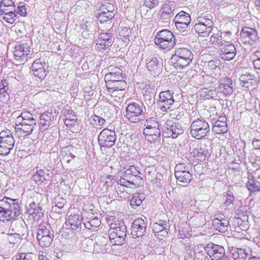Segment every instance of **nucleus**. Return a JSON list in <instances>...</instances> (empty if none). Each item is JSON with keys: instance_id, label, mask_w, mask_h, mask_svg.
I'll return each mask as SVG.
<instances>
[{"instance_id": "33", "label": "nucleus", "mask_w": 260, "mask_h": 260, "mask_svg": "<svg viewBox=\"0 0 260 260\" xmlns=\"http://www.w3.org/2000/svg\"><path fill=\"white\" fill-rule=\"evenodd\" d=\"M231 253L235 260H246L248 258V253L244 249L232 248Z\"/></svg>"}, {"instance_id": "20", "label": "nucleus", "mask_w": 260, "mask_h": 260, "mask_svg": "<svg viewBox=\"0 0 260 260\" xmlns=\"http://www.w3.org/2000/svg\"><path fill=\"white\" fill-rule=\"evenodd\" d=\"M42 208L39 204H36L34 202L30 203L29 205L26 207L25 215H28V217L31 216L32 218L36 220V216L39 218L43 214Z\"/></svg>"}, {"instance_id": "43", "label": "nucleus", "mask_w": 260, "mask_h": 260, "mask_svg": "<svg viewBox=\"0 0 260 260\" xmlns=\"http://www.w3.org/2000/svg\"><path fill=\"white\" fill-rule=\"evenodd\" d=\"M226 123L224 121H216L212 127V131L216 134H223L227 132Z\"/></svg>"}, {"instance_id": "1", "label": "nucleus", "mask_w": 260, "mask_h": 260, "mask_svg": "<svg viewBox=\"0 0 260 260\" xmlns=\"http://www.w3.org/2000/svg\"><path fill=\"white\" fill-rule=\"evenodd\" d=\"M21 213L17 199L4 197L0 200V220L8 221L18 217Z\"/></svg>"}, {"instance_id": "45", "label": "nucleus", "mask_w": 260, "mask_h": 260, "mask_svg": "<svg viewBox=\"0 0 260 260\" xmlns=\"http://www.w3.org/2000/svg\"><path fill=\"white\" fill-rule=\"evenodd\" d=\"M254 78V75L250 73L242 74L239 77V80L243 83V86L248 87L249 84L252 85Z\"/></svg>"}, {"instance_id": "10", "label": "nucleus", "mask_w": 260, "mask_h": 260, "mask_svg": "<svg viewBox=\"0 0 260 260\" xmlns=\"http://www.w3.org/2000/svg\"><path fill=\"white\" fill-rule=\"evenodd\" d=\"M190 167L184 164L180 163L176 165L175 167V176L180 182L189 183L192 177L190 173Z\"/></svg>"}, {"instance_id": "16", "label": "nucleus", "mask_w": 260, "mask_h": 260, "mask_svg": "<svg viewBox=\"0 0 260 260\" xmlns=\"http://www.w3.org/2000/svg\"><path fill=\"white\" fill-rule=\"evenodd\" d=\"M240 38L243 44L252 45L257 40L258 35L255 29L245 27L241 31Z\"/></svg>"}, {"instance_id": "41", "label": "nucleus", "mask_w": 260, "mask_h": 260, "mask_svg": "<svg viewBox=\"0 0 260 260\" xmlns=\"http://www.w3.org/2000/svg\"><path fill=\"white\" fill-rule=\"evenodd\" d=\"M145 199L144 194L143 193H137L134 194L130 201V205L134 209H136L140 206L142 201Z\"/></svg>"}, {"instance_id": "2", "label": "nucleus", "mask_w": 260, "mask_h": 260, "mask_svg": "<svg viewBox=\"0 0 260 260\" xmlns=\"http://www.w3.org/2000/svg\"><path fill=\"white\" fill-rule=\"evenodd\" d=\"M193 58V55L188 49L180 48L176 49L175 53L172 56L171 60L174 67L178 69L187 67Z\"/></svg>"}, {"instance_id": "49", "label": "nucleus", "mask_w": 260, "mask_h": 260, "mask_svg": "<svg viewBox=\"0 0 260 260\" xmlns=\"http://www.w3.org/2000/svg\"><path fill=\"white\" fill-rule=\"evenodd\" d=\"M260 182H255L253 179L249 178L246 184L248 189L250 191H260Z\"/></svg>"}, {"instance_id": "4", "label": "nucleus", "mask_w": 260, "mask_h": 260, "mask_svg": "<svg viewBox=\"0 0 260 260\" xmlns=\"http://www.w3.org/2000/svg\"><path fill=\"white\" fill-rule=\"evenodd\" d=\"M143 134L145 138L151 143H155L160 140L161 131L159 128V124L155 117L147 119L144 123Z\"/></svg>"}, {"instance_id": "18", "label": "nucleus", "mask_w": 260, "mask_h": 260, "mask_svg": "<svg viewBox=\"0 0 260 260\" xmlns=\"http://www.w3.org/2000/svg\"><path fill=\"white\" fill-rule=\"evenodd\" d=\"M15 145V140L13 136H9L6 139L0 140V154L6 156L13 149Z\"/></svg>"}, {"instance_id": "64", "label": "nucleus", "mask_w": 260, "mask_h": 260, "mask_svg": "<svg viewBox=\"0 0 260 260\" xmlns=\"http://www.w3.org/2000/svg\"><path fill=\"white\" fill-rule=\"evenodd\" d=\"M15 6L14 2L12 0H2L0 3L1 8Z\"/></svg>"}, {"instance_id": "56", "label": "nucleus", "mask_w": 260, "mask_h": 260, "mask_svg": "<svg viewBox=\"0 0 260 260\" xmlns=\"http://www.w3.org/2000/svg\"><path fill=\"white\" fill-rule=\"evenodd\" d=\"M15 14H19L21 16H25L26 14L25 4L23 2L19 3L16 8Z\"/></svg>"}, {"instance_id": "34", "label": "nucleus", "mask_w": 260, "mask_h": 260, "mask_svg": "<svg viewBox=\"0 0 260 260\" xmlns=\"http://www.w3.org/2000/svg\"><path fill=\"white\" fill-rule=\"evenodd\" d=\"M48 236L54 237V231L50 225L46 226L40 225L37 232V237H47Z\"/></svg>"}, {"instance_id": "26", "label": "nucleus", "mask_w": 260, "mask_h": 260, "mask_svg": "<svg viewBox=\"0 0 260 260\" xmlns=\"http://www.w3.org/2000/svg\"><path fill=\"white\" fill-rule=\"evenodd\" d=\"M11 231L18 235L23 236L26 232L27 226L25 222L23 220H14L11 225Z\"/></svg>"}, {"instance_id": "63", "label": "nucleus", "mask_w": 260, "mask_h": 260, "mask_svg": "<svg viewBox=\"0 0 260 260\" xmlns=\"http://www.w3.org/2000/svg\"><path fill=\"white\" fill-rule=\"evenodd\" d=\"M252 144L254 149L257 151V153L260 155V139L254 138Z\"/></svg>"}, {"instance_id": "28", "label": "nucleus", "mask_w": 260, "mask_h": 260, "mask_svg": "<svg viewBox=\"0 0 260 260\" xmlns=\"http://www.w3.org/2000/svg\"><path fill=\"white\" fill-rule=\"evenodd\" d=\"M66 224L67 226H70L72 230L80 231L81 229V221L78 214L70 215Z\"/></svg>"}, {"instance_id": "32", "label": "nucleus", "mask_w": 260, "mask_h": 260, "mask_svg": "<svg viewBox=\"0 0 260 260\" xmlns=\"http://www.w3.org/2000/svg\"><path fill=\"white\" fill-rule=\"evenodd\" d=\"M158 4V0L144 1L143 5H141L140 7V11L141 14L146 15L148 12V10L147 9V8L151 10L157 6Z\"/></svg>"}, {"instance_id": "5", "label": "nucleus", "mask_w": 260, "mask_h": 260, "mask_svg": "<svg viewBox=\"0 0 260 260\" xmlns=\"http://www.w3.org/2000/svg\"><path fill=\"white\" fill-rule=\"evenodd\" d=\"M108 233L110 246H120L124 243L126 236V226L123 223L111 224Z\"/></svg>"}, {"instance_id": "59", "label": "nucleus", "mask_w": 260, "mask_h": 260, "mask_svg": "<svg viewBox=\"0 0 260 260\" xmlns=\"http://www.w3.org/2000/svg\"><path fill=\"white\" fill-rule=\"evenodd\" d=\"M224 204L226 207H229L234 201L235 198L231 191H228L225 196Z\"/></svg>"}, {"instance_id": "15", "label": "nucleus", "mask_w": 260, "mask_h": 260, "mask_svg": "<svg viewBox=\"0 0 260 260\" xmlns=\"http://www.w3.org/2000/svg\"><path fill=\"white\" fill-rule=\"evenodd\" d=\"M145 219L142 218H139L135 219L131 228V234L133 237H141L146 233L147 220L145 217Z\"/></svg>"}, {"instance_id": "11", "label": "nucleus", "mask_w": 260, "mask_h": 260, "mask_svg": "<svg viewBox=\"0 0 260 260\" xmlns=\"http://www.w3.org/2000/svg\"><path fill=\"white\" fill-rule=\"evenodd\" d=\"M206 249L207 255L212 260H221L223 258L229 257L226 255L222 246L210 243L207 244Z\"/></svg>"}, {"instance_id": "12", "label": "nucleus", "mask_w": 260, "mask_h": 260, "mask_svg": "<svg viewBox=\"0 0 260 260\" xmlns=\"http://www.w3.org/2000/svg\"><path fill=\"white\" fill-rule=\"evenodd\" d=\"M173 93L174 92L171 90H166L160 92L158 105L162 112H168L173 105L175 102Z\"/></svg>"}, {"instance_id": "58", "label": "nucleus", "mask_w": 260, "mask_h": 260, "mask_svg": "<svg viewBox=\"0 0 260 260\" xmlns=\"http://www.w3.org/2000/svg\"><path fill=\"white\" fill-rule=\"evenodd\" d=\"M219 90L225 95L231 94L233 92V86H229L228 85L221 84L219 86Z\"/></svg>"}, {"instance_id": "46", "label": "nucleus", "mask_w": 260, "mask_h": 260, "mask_svg": "<svg viewBox=\"0 0 260 260\" xmlns=\"http://www.w3.org/2000/svg\"><path fill=\"white\" fill-rule=\"evenodd\" d=\"M140 174V172L137 170L136 167L134 166H130L129 168L127 169L124 171V174L122 175L127 177L141 180V178L139 175Z\"/></svg>"}, {"instance_id": "7", "label": "nucleus", "mask_w": 260, "mask_h": 260, "mask_svg": "<svg viewBox=\"0 0 260 260\" xmlns=\"http://www.w3.org/2000/svg\"><path fill=\"white\" fill-rule=\"evenodd\" d=\"M209 131V125L203 118L194 120L190 126V134L197 139L200 140L204 138Z\"/></svg>"}, {"instance_id": "61", "label": "nucleus", "mask_w": 260, "mask_h": 260, "mask_svg": "<svg viewBox=\"0 0 260 260\" xmlns=\"http://www.w3.org/2000/svg\"><path fill=\"white\" fill-rule=\"evenodd\" d=\"M130 179H126V183L124 187H131L132 185L138 184L141 180L129 177Z\"/></svg>"}, {"instance_id": "27", "label": "nucleus", "mask_w": 260, "mask_h": 260, "mask_svg": "<svg viewBox=\"0 0 260 260\" xmlns=\"http://www.w3.org/2000/svg\"><path fill=\"white\" fill-rule=\"evenodd\" d=\"M192 156L197 160L203 161L206 160L209 155V151L205 147H202L201 146L198 145L191 152Z\"/></svg>"}, {"instance_id": "40", "label": "nucleus", "mask_w": 260, "mask_h": 260, "mask_svg": "<svg viewBox=\"0 0 260 260\" xmlns=\"http://www.w3.org/2000/svg\"><path fill=\"white\" fill-rule=\"evenodd\" d=\"M213 17L211 15L207 14H203L202 16L199 17L196 22L202 23L205 25H208L209 27H213V22L212 21Z\"/></svg>"}, {"instance_id": "62", "label": "nucleus", "mask_w": 260, "mask_h": 260, "mask_svg": "<svg viewBox=\"0 0 260 260\" xmlns=\"http://www.w3.org/2000/svg\"><path fill=\"white\" fill-rule=\"evenodd\" d=\"M175 23L177 29L180 31H183L185 30H186L188 28V25L190 24L184 22L179 23L177 22H175Z\"/></svg>"}, {"instance_id": "17", "label": "nucleus", "mask_w": 260, "mask_h": 260, "mask_svg": "<svg viewBox=\"0 0 260 260\" xmlns=\"http://www.w3.org/2000/svg\"><path fill=\"white\" fill-rule=\"evenodd\" d=\"M220 55L222 59L226 60L233 59L237 53L235 44H224L220 47Z\"/></svg>"}, {"instance_id": "30", "label": "nucleus", "mask_w": 260, "mask_h": 260, "mask_svg": "<svg viewBox=\"0 0 260 260\" xmlns=\"http://www.w3.org/2000/svg\"><path fill=\"white\" fill-rule=\"evenodd\" d=\"M194 28L196 32L203 37H208L213 30V27H209L208 25L198 22H196Z\"/></svg>"}, {"instance_id": "23", "label": "nucleus", "mask_w": 260, "mask_h": 260, "mask_svg": "<svg viewBox=\"0 0 260 260\" xmlns=\"http://www.w3.org/2000/svg\"><path fill=\"white\" fill-rule=\"evenodd\" d=\"M147 69L150 71L155 72L160 67L161 62L157 55L151 54L146 59Z\"/></svg>"}, {"instance_id": "6", "label": "nucleus", "mask_w": 260, "mask_h": 260, "mask_svg": "<svg viewBox=\"0 0 260 260\" xmlns=\"http://www.w3.org/2000/svg\"><path fill=\"white\" fill-rule=\"evenodd\" d=\"M154 43L159 48L170 50L175 45V38L172 32L168 29L158 31L154 38Z\"/></svg>"}, {"instance_id": "19", "label": "nucleus", "mask_w": 260, "mask_h": 260, "mask_svg": "<svg viewBox=\"0 0 260 260\" xmlns=\"http://www.w3.org/2000/svg\"><path fill=\"white\" fill-rule=\"evenodd\" d=\"M30 52V47L28 43H21L15 45L14 55L16 60H20L27 56Z\"/></svg>"}, {"instance_id": "14", "label": "nucleus", "mask_w": 260, "mask_h": 260, "mask_svg": "<svg viewBox=\"0 0 260 260\" xmlns=\"http://www.w3.org/2000/svg\"><path fill=\"white\" fill-rule=\"evenodd\" d=\"M114 40L113 34L111 32L101 33L96 40V48L99 51H104L112 45Z\"/></svg>"}, {"instance_id": "37", "label": "nucleus", "mask_w": 260, "mask_h": 260, "mask_svg": "<svg viewBox=\"0 0 260 260\" xmlns=\"http://www.w3.org/2000/svg\"><path fill=\"white\" fill-rule=\"evenodd\" d=\"M126 83L124 80H118L113 82H107L106 86L109 89L122 90L126 87Z\"/></svg>"}, {"instance_id": "57", "label": "nucleus", "mask_w": 260, "mask_h": 260, "mask_svg": "<svg viewBox=\"0 0 260 260\" xmlns=\"http://www.w3.org/2000/svg\"><path fill=\"white\" fill-rule=\"evenodd\" d=\"M210 42L212 44L215 43L217 44L218 46H222V45H224V43H222L221 38L220 35L219 36L218 34H214L210 37Z\"/></svg>"}, {"instance_id": "52", "label": "nucleus", "mask_w": 260, "mask_h": 260, "mask_svg": "<svg viewBox=\"0 0 260 260\" xmlns=\"http://www.w3.org/2000/svg\"><path fill=\"white\" fill-rule=\"evenodd\" d=\"M35 258L36 255L32 253H21L16 255L15 260H34Z\"/></svg>"}, {"instance_id": "13", "label": "nucleus", "mask_w": 260, "mask_h": 260, "mask_svg": "<svg viewBox=\"0 0 260 260\" xmlns=\"http://www.w3.org/2000/svg\"><path fill=\"white\" fill-rule=\"evenodd\" d=\"M143 112L142 105L136 103L129 104L126 108V118L131 122L136 123L141 119L140 116Z\"/></svg>"}, {"instance_id": "38", "label": "nucleus", "mask_w": 260, "mask_h": 260, "mask_svg": "<svg viewBox=\"0 0 260 260\" xmlns=\"http://www.w3.org/2000/svg\"><path fill=\"white\" fill-rule=\"evenodd\" d=\"M85 227L89 230H94L101 225V219L98 217H94L89 220L83 221Z\"/></svg>"}, {"instance_id": "21", "label": "nucleus", "mask_w": 260, "mask_h": 260, "mask_svg": "<svg viewBox=\"0 0 260 260\" xmlns=\"http://www.w3.org/2000/svg\"><path fill=\"white\" fill-rule=\"evenodd\" d=\"M54 116L51 112H46L42 114L40 117V128L45 131L51 125L54 121Z\"/></svg>"}, {"instance_id": "50", "label": "nucleus", "mask_w": 260, "mask_h": 260, "mask_svg": "<svg viewBox=\"0 0 260 260\" xmlns=\"http://www.w3.org/2000/svg\"><path fill=\"white\" fill-rule=\"evenodd\" d=\"M59 201L56 200L55 205L52 207V210L57 213H61L62 212V209L66 203V201L63 199H59Z\"/></svg>"}, {"instance_id": "25", "label": "nucleus", "mask_w": 260, "mask_h": 260, "mask_svg": "<svg viewBox=\"0 0 260 260\" xmlns=\"http://www.w3.org/2000/svg\"><path fill=\"white\" fill-rule=\"evenodd\" d=\"M31 69L35 76L40 79L44 78L46 76V71L40 59L36 60L33 62Z\"/></svg>"}, {"instance_id": "8", "label": "nucleus", "mask_w": 260, "mask_h": 260, "mask_svg": "<svg viewBox=\"0 0 260 260\" xmlns=\"http://www.w3.org/2000/svg\"><path fill=\"white\" fill-rule=\"evenodd\" d=\"M184 132V127L181 123L168 120L163 125L162 136L165 138L176 139Z\"/></svg>"}, {"instance_id": "48", "label": "nucleus", "mask_w": 260, "mask_h": 260, "mask_svg": "<svg viewBox=\"0 0 260 260\" xmlns=\"http://www.w3.org/2000/svg\"><path fill=\"white\" fill-rule=\"evenodd\" d=\"M105 123V120L102 117L94 115L91 117L90 124L96 126H99L100 128L103 127Z\"/></svg>"}, {"instance_id": "3", "label": "nucleus", "mask_w": 260, "mask_h": 260, "mask_svg": "<svg viewBox=\"0 0 260 260\" xmlns=\"http://www.w3.org/2000/svg\"><path fill=\"white\" fill-rule=\"evenodd\" d=\"M36 126V120L32 114L28 111L21 112L16 120V128L19 129L26 135L31 134Z\"/></svg>"}, {"instance_id": "35", "label": "nucleus", "mask_w": 260, "mask_h": 260, "mask_svg": "<svg viewBox=\"0 0 260 260\" xmlns=\"http://www.w3.org/2000/svg\"><path fill=\"white\" fill-rule=\"evenodd\" d=\"M152 229L155 236H156L157 234L162 231V229H170V224L166 220H159L157 222L152 224Z\"/></svg>"}, {"instance_id": "53", "label": "nucleus", "mask_w": 260, "mask_h": 260, "mask_svg": "<svg viewBox=\"0 0 260 260\" xmlns=\"http://www.w3.org/2000/svg\"><path fill=\"white\" fill-rule=\"evenodd\" d=\"M7 12L6 14L2 13L3 19L7 22L13 24L17 19V14L15 12Z\"/></svg>"}, {"instance_id": "55", "label": "nucleus", "mask_w": 260, "mask_h": 260, "mask_svg": "<svg viewBox=\"0 0 260 260\" xmlns=\"http://www.w3.org/2000/svg\"><path fill=\"white\" fill-rule=\"evenodd\" d=\"M9 89V83L6 80L0 82V96L5 97Z\"/></svg>"}, {"instance_id": "39", "label": "nucleus", "mask_w": 260, "mask_h": 260, "mask_svg": "<svg viewBox=\"0 0 260 260\" xmlns=\"http://www.w3.org/2000/svg\"><path fill=\"white\" fill-rule=\"evenodd\" d=\"M206 249V246L205 247H197L195 249L196 260H209L208 256L207 255V252Z\"/></svg>"}, {"instance_id": "51", "label": "nucleus", "mask_w": 260, "mask_h": 260, "mask_svg": "<svg viewBox=\"0 0 260 260\" xmlns=\"http://www.w3.org/2000/svg\"><path fill=\"white\" fill-rule=\"evenodd\" d=\"M109 239V235H106V236L100 235L96 237V243L104 247L107 250V249H108L106 247L107 246Z\"/></svg>"}, {"instance_id": "22", "label": "nucleus", "mask_w": 260, "mask_h": 260, "mask_svg": "<svg viewBox=\"0 0 260 260\" xmlns=\"http://www.w3.org/2000/svg\"><path fill=\"white\" fill-rule=\"evenodd\" d=\"M80 26L83 29L82 35L85 38H88L90 35H92L93 30L95 27L93 21L84 19L80 22Z\"/></svg>"}, {"instance_id": "47", "label": "nucleus", "mask_w": 260, "mask_h": 260, "mask_svg": "<svg viewBox=\"0 0 260 260\" xmlns=\"http://www.w3.org/2000/svg\"><path fill=\"white\" fill-rule=\"evenodd\" d=\"M54 237L48 236L47 237H37V239L39 242V245L44 247H49L51 246L53 241Z\"/></svg>"}, {"instance_id": "9", "label": "nucleus", "mask_w": 260, "mask_h": 260, "mask_svg": "<svg viewBox=\"0 0 260 260\" xmlns=\"http://www.w3.org/2000/svg\"><path fill=\"white\" fill-rule=\"evenodd\" d=\"M116 140L115 132L107 128L103 129L98 136L99 144L103 147H112L115 144Z\"/></svg>"}, {"instance_id": "42", "label": "nucleus", "mask_w": 260, "mask_h": 260, "mask_svg": "<svg viewBox=\"0 0 260 260\" xmlns=\"http://www.w3.org/2000/svg\"><path fill=\"white\" fill-rule=\"evenodd\" d=\"M114 14L111 11L107 10V11H103L99 14L98 19L101 23H105L114 18Z\"/></svg>"}, {"instance_id": "36", "label": "nucleus", "mask_w": 260, "mask_h": 260, "mask_svg": "<svg viewBox=\"0 0 260 260\" xmlns=\"http://www.w3.org/2000/svg\"><path fill=\"white\" fill-rule=\"evenodd\" d=\"M220 61L216 59L215 60H210L205 63L204 66V69L206 72L209 73H214V72H218L220 70L219 65L220 64Z\"/></svg>"}, {"instance_id": "31", "label": "nucleus", "mask_w": 260, "mask_h": 260, "mask_svg": "<svg viewBox=\"0 0 260 260\" xmlns=\"http://www.w3.org/2000/svg\"><path fill=\"white\" fill-rule=\"evenodd\" d=\"M174 8L168 4H165L163 5L161 9L160 18L162 19L166 20L167 22L169 21L172 17L174 16Z\"/></svg>"}, {"instance_id": "60", "label": "nucleus", "mask_w": 260, "mask_h": 260, "mask_svg": "<svg viewBox=\"0 0 260 260\" xmlns=\"http://www.w3.org/2000/svg\"><path fill=\"white\" fill-rule=\"evenodd\" d=\"M21 236L15 233H11L8 236V241L11 244H14L18 242L21 239Z\"/></svg>"}, {"instance_id": "44", "label": "nucleus", "mask_w": 260, "mask_h": 260, "mask_svg": "<svg viewBox=\"0 0 260 260\" xmlns=\"http://www.w3.org/2000/svg\"><path fill=\"white\" fill-rule=\"evenodd\" d=\"M174 21L179 23H190L191 18L189 14L184 11H180L175 17Z\"/></svg>"}, {"instance_id": "54", "label": "nucleus", "mask_w": 260, "mask_h": 260, "mask_svg": "<svg viewBox=\"0 0 260 260\" xmlns=\"http://www.w3.org/2000/svg\"><path fill=\"white\" fill-rule=\"evenodd\" d=\"M222 43L231 44V41L233 38V35L230 31H226L220 32Z\"/></svg>"}, {"instance_id": "29", "label": "nucleus", "mask_w": 260, "mask_h": 260, "mask_svg": "<svg viewBox=\"0 0 260 260\" xmlns=\"http://www.w3.org/2000/svg\"><path fill=\"white\" fill-rule=\"evenodd\" d=\"M215 229L221 233H224L228 231L229 221L225 218H215L212 221Z\"/></svg>"}, {"instance_id": "24", "label": "nucleus", "mask_w": 260, "mask_h": 260, "mask_svg": "<svg viewBox=\"0 0 260 260\" xmlns=\"http://www.w3.org/2000/svg\"><path fill=\"white\" fill-rule=\"evenodd\" d=\"M31 179L38 185H43L47 183L50 177L49 174L42 170H39L32 176Z\"/></svg>"}]
</instances>
